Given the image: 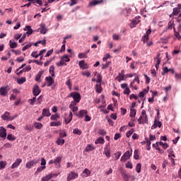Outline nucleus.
Masks as SVG:
<instances>
[{
	"label": "nucleus",
	"instance_id": "f257e3e1",
	"mask_svg": "<svg viewBox=\"0 0 181 181\" xmlns=\"http://www.w3.org/2000/svg\"><path fill=\"white\" fill-rule=\"evenodd\" d=\"M71 97L72 98H74V101H72V105H76L77 103H80L81 100V95L80 93H77V92L70 93V94L67 95V98H70Z\"/></svg>",
	"mask_w": 181,
	"mask_h": 181
},
{
	"label": "nucleus",
	"instance_id": "f03ea898",
	"mask_svg": "<svg viewBox=\"0 0 181 181\" xmlns=\"http://www.w3.org/2000/svg\"><path fill=\"white\" fill-rule=\"evenodd\" d=\"M17 117H18L17 115H13V117H11V114L8 111H6L4 112V114H3V115H1V118L4 121H6L7 119H9L10 121H13V119H15V118H16Z\"/></svg>",
	"mask_w": 181,
	"mask_h": 181
},
{
	"label": "nucleus",
	"instance_id": "7ed1b4c3",
	"mask_svg": "<svg viewBox=\"0 0 181 181\" xmlns=\"http://www.w3.org/2000/svg\"><path fill=\"white\" fill-rule=\"evenodd\" d=\"M40 162V159H32L31 160H28L27 163H25V168L30 169L33 166H35L37 163Z\"/></svg>",
	"mask_w": 181,
	"mask_h": 181
},
{
	"label": "nucleus",
	"instance_id": "20e7f679",
	"mask_svg": "<svg viewBox=\"0 0 181 181\" xmlns=\"http://www.w3.org/2000/svg\"><path fill=\"white\" fill-rule=\"evenodd\" d=\"M131 155H132V150L131 153L129 151H126V152H124L123 156L121 157V159H120L121 162H126L127 159H129Z\"/></svg>",
	"mask_w": 181,
	"mask_h": 181
},
{
	"label": "nucleus",
	"instance_id": "39448f33",
	"mask_svg": "<svg viewBox=\"0 0 181 181\" xmlns=\"http://www.w3.org/2000/svg\"><path fill=\"white\" fill-rule=\"evenodd\" d=\"M140 19V16H136V18H134V19H133V21H132V23H130V28H136V25H138V23L141 22Z\"/></svg>",
	"mask_w": 181,
	"mask_h": 181
},
{
	"label": "nucleus",
	"instance_id": "423d86ee",
	"mask_svg": "<svg viewBox=\"0 0 181 181\" xmlns=\"http://www.w3.org/2000/svg\"><path fill=\"white\" fill-rule=\"evenodd\" d=\"M45 81H46V82L47 83V87H51L55 83L53 77H52L51 76H49L48 77H46L45 78Z\"/></svg>",
	"mask_w": 181,
	"mask_h": 181
},
{
	"label": "nucleus",
	"instance_id": "0eeeda50",
	"mask_svg": "<svg viewBox=\"0 0 181 181\" xmlns=\"http://www.w3.org/2000/svg\"><path fill=\"white\" fill-rule=\"evenodd\" d=\"M41 93V90L39 87V86L35 85L34 86L33 88V95H35V97L36 98L37 95H39Z\"/></svg>",
	"mask_w": 181,
	"mask_h": 181
},
{
	"label": "nucleus",
	"instance_id": "6e6552de",
	"mask_svg": "<svg viewBox=\"0 0 181 181\" xmlns=\"http://www.w3.org/2000/svg\"><path fill=\"white\" fill-rule=\"evenodd\" d=\"M76 177H78V173H76V172H70V173L68 174L67 180L70 181L73 179H76Z\"/></svg>",
	"mask_w": 181,
	"mask_h": 181
},
{
	"label": "nucleus",
	"instance_id": "1a4fd4ad",
	"mask_svg": "<svg viewBox=\"0 0 181 181\" xmlns=\"http://www.w3.org/2000/svg\"><path fill=\"white\" fill-rule=\"evenodd\" d=\"M78 65L80 69H82V70L89 69V66L87 64V63H86L85 60H81V62H78Z\"/></svg>",
	"mask_w": 181,
	"mask_h": 181
},
{
	"label": "nucleus",
	"instance_id": "9d476101",
	"mask_svg": "<svg viewBox=\"0 0 181 181\" xmlns=\"http://www.w3.org/2000/svg\"><path fill=\"white\" fill-rule=\"evenodd\" d=\"M121 87H122V88L124 89V90L123 91L124 94H127V95H129V94L131 93V90H130V88H129L128 84H127V83L121 84Z\"/></svg>",
	"mask_w": 181,
	"mask_h": 181
},
{
	"label": "nucleus",
	"instance_id": "9b49d317",
	"mask_svg": "<svg viewBox=\"0 0 181 181\" xmlns=\"http://www.w3.org/2000/svg\"><path fill=\"white\" fill-rule=\"evenodd\" d=\"M180 9H181V4H180V3H179V4H177V7H174V8H173V16H177V15H178V13H180Z\"/></svg>",
	"mask_w": 181,
	"mask_h": 181
},
{
	"label": "nucleus",
	"instance_id": "f8f14e48",
	"mask_svg": "<svg viewBox=\"0 0 181 181\" xmlns=\"http://www.w3.org/2000/svg\"><path fill=\"white\" fill-rule=\"evenodd\" d=\"M154 60L156 61V64L155 66L158 69L161 63L160 53H157L156 57L154 59Z\"/></svg>",
	"mask_w": 181,
	"mask_h": 181
},
{
	"label": "nucleus",
	"instance_id": "ddd939ff",
	"mask_svg": "<svg viewBox=\"0 0 181 181\" xmlns=\"http://www.w3.org/2000/svg\"><path fill=\"white\" fill-rule=\"evenodd\" d=\"M21 163H22L21 158H17L14 163L11 165V169H15V168H18V166H19V165H21Z\"/></svg>",
	"mask_w": 181,
	"mask_h": 181
},
{
	"label": "nucleus",
	"instance_id": "4468645a",
	"mask_svg": "<svg viewBox=\"0 0 181 181\" xmlns=\"http://www.w3.org/2000/svg\"><path fill=\"white\" fill-rule=\"evenodd\" d=\"M168 71H170V73L172 74H175V70L174 69H168V67H164L163 69V71H162V76H165V74H167L168 73Z\"/></svg>",
	"mask_w": 181,
	"mask_h": 181
},
{
	"label": "nucleus",
	"instance_id": "2eb2a0df",
	"mask_svg": "<svg viewBox=\"0 0 181 181\" xmlns=\"http://www.w3.org/2000/svg\"><path fill=\"white\" fill-rule=\"evenodd\" d=\"M157 127L160 128L162 127V122H160V121H158L157 119H155L153 125L151 126V129H156Z\"/></svg>",
	"mask_w": 181,
	"mask_h": 181
},
{
	"label": "nucleus",
	"instance_id": "dca6fc26",
	"mask_svg": "<svg viewBox=\"0 0 181 181\" xmlns=\"http://www.w3.org/2000/svg\"><path fill=\"white\" fill-rule=\"evenodd\" d=\"M6 129L4 128V127H0V136L1 138H6Z\"/></svg>",
	"mask_w": 181,
	"mask_h": 181
},
{
	"label": "nucleus",
	"instance_id": "f3484780",
	"mask_svg": "<svg viewBox=\"0 0 181 181\" xmlns=\"http://www.w3.org/2000/svg\"><path fill=\"white\" fill-rule=\"evenodd\" d=\"M62 156H57L55 159H54V163L56 166H61V162H62Z\"/></svg>",
	"mask_w": 181,
	"mask_h": 181
},
{
	"label": "nucleus",
	"instance_id": "a211bd4d",
	"mask_svg": "<svg viewBox=\"0 0 181 181\" xmlns=\"http://www.w3.org/2000/svg\"><path fill=\"white\" fill-rule=\"evenodd\" d=\"M39 30H40V33H42V35H46V33L47 32L46 25H45L44 23H42L40 25V29Z\"/></svg>",
	"mask_w": 181,
	"mask_h": 181
},
{
	"label": "nucleus",
	"instance_id": "6ab92c4d",
	"mask_svg": "<svg viewBox=\"0 0 181 181\" xmlns=\"http://www.w3.org/2000/svg\"><path fill=\"white\" fill-rule=\"evenodd\" d=\"M55 175L54 173H50L49 175H46V176H43L42 178H41V180L40 181H49L50 180V179H52L53 177V176Z\"/></svg>",
	"mask_w": 181,
	"mask_h": 181
},
{
	"label": "nucleus",
	"instance_id": "aec40b11",
	"mask_svg": "<svg viewBox=\"0 0 181 181\" xmlns=\"http://www.w3.org/2000/svg\"><path fill=\"white\" fill-rule=\"evenodd\" d=\"M103 0H93L90 1V6H95V5H100V4H103Z\"/></svg>",
	"mask_w": 181,
	"mask_h": 181
},
{
	"label": "nucleus",
	"instance_id": "412c9836",
	"mask_svg": "<svg viewBox=\"0 0 181 181\" xmlns=\"http://www.w3.org/2000/svg\"><path fill=\"white\" fill-rule=\"evenodd\" d=\"M87 112H86V110H80V111L76 115V117L78 118H84L86 117V114Z\"/></svg>",
	"mask_w": 181,
	"mask_h": 181
},
{
	"label": "nucleus",
	"instance_id": "4be33fe9",
	"mask_svg": "<svg viewBox=\"0 0 181 181\" xmlns=\"http://www.w3.org/2000/svg\"><path fill=\"white\" fill-rule=\"evenodd\" d=\"M8 90L7 89V87H1L0 88V95L5 96L8 94Z\"/></svg>",
	"mask_w": 181,
	"mask_h": 181
},
{
	"label": "nucleus",
	"instance_id": "5701e85b",
	"mask_svg": "<svg viewBox=\"0 0 181 181\" xmlns=\"http://www.w3.org/2000/svg\"><path fill=\"white\" fill-rule=\"evenodd\" d=\"M72 104L73 101L71 102L69 108H71V110H72V112L75 113V115H76V114H78V112H76L78 110V107H76V105H73Z\"/></svg>",
	"mask_w": 181,
	"mask_h": 181
},
{
	"label": "nucleus",
	"instance_id": "b1692460",
	"mask_svg": "<svg viewBox=\"0 0 181 181\" xmlns=\"http://www.w3.org/2000/svg\"><path fill=\"white\" fill-rule=\"evenodd\" d=\"M104 153L106 155L107 158H110V148L107 145V146L104 149Z\"/></svg>",
	"mask_w": 181,
	"mask_h": 181
},
{
	"label": "nucleus",
	"instance_id": "393cba45",
	"mask_svg": "<svg viewBox=\"0 0 181 181\" xmlns=\"http://www.w3.org/2000/svg\"><path fill=\"white\" fill-rule=\"evenodd\" d=\"M73 119V112H71V111H70L69 115L68 117H66V118H65V122L66 124H69V122H71V121Z\"/></svg>",
	"mask_w": 181,
	"mask_h": 181
},
{
	"label": "nucleus",
	"instance_id": "a878e982",
	"mask_svg": "<svg viewBox=\"0 0 181 181\" xmlns=\"http://www.w3.org/2000/svg\"><path fill=\"white\" fill-rule=\"evenodd\" d=\"M174 35L177 39V40H181V35L180 34V31L177 32L175 26H173Z\"/></svg>",
	"mask_w": 181,
	"mask_h": 181
},
{
	"label": "nucleus",
	"instance_id": "bb28decb",
	"mask_svg": "<svg viewBox=\"0 0 181 181\" xmlns=\"http://www.w3.org/2000/svg\"><path fill=\"white\" fill-rule=\"evenodd\" d=\"M24 30H27L26 32V35H28V36H30V35H33V30L31 28V26H25Z\"/></svg>",
	"mask_w": 181,
	"mask_h": 181
},
{
	"label": "nucleus",
	"instance_id": "cd10ccee",
	"mask_svg": "<svg viewBox=\"0 0 181 181\" xmlns=\"http://www.w3.org/2000/svg\"><path fill=\"white\" fill-rule=\"evenodd\" d=\"M168 158H170L171 160L173 157H175L173 148H169V149H168Z\"/></svg>",
	"mask_w": 181,
	"mask_h": 181
},
{
	"label": "nucleus",
	"instance_id": "c85d7f7f",
	"mask_svg": "<svg viewBox=\"0 0 181 181\" xmlns=\"http://www.w3.org/2000/svg\"><path fill=\"white\" fill-rule=\"evenodd\" d=\"M40 44L42 46H46V45H47L46 39H43V40H38V42H36V43H34V46L37 47L38 45H40Z\"/></svg>",
	"mask_w": 181,
	"mask_h": 181
},
{
	"label": "nucleus",
	"instance_id": "c756f323",
	"mask_svg": "<svg viewBox=\"0 0 181 181\" xmlns=\"http://www.w3.org/2000/svg\"><path fill=\"white\" fill-rule=\"evenodd\" d=\"M62 125V122L61 121H53L50 123V127H60Z\"/></svg>",
	"mask_w": 181,
	"mask_h": 181
},
{
	"label": "nucleus",
	"instance_id": "7c9ffc66",
	"mask_svg": "<svg viewBox=\"0 0 181 181\" xmlns=\"http://www.w3.org/2000/svg\"><path fill=\"white\" fill-rule=\"evenodd\" d=\"M151 33V29H148V30H146V36H144V37L143 38V42H147L149 39V35Z\"/></svg>",
	"mask_w": 181,
	"mask_h": 181
},
{
	"label": "nucleus",
	"instance_id": "2f4dec72",
	"mask_svg": "<svg viewBox=\"0 0 181 181\" xmlns=\"http://www.w3.org/2000/svg\"><path fill=\"white\" fill-rule=\"evenodd\" d=\"M42 115L45 117H50L51 112L48 108H44L42 110Z\"/></svg>",
	"mask_w": 181,
	"mask_h": 181
},
{
	"label": "nucleus",
	"instance_id": "473e14b6",
	"mask_svg": "<svg viewBox=\"0 0 181 181\" xmlns=\"http://www.w3.org/2000/svg\"><path fill=\"white\" fill-rule=\"evenodd\" d=\"M146 148L147 149V151H150V149L151 148V139L148 138H146Z\"/></svg>",
	"mask_w": 181,
	"mask_h": 181
},
{
	"label": "nucleus",
	"instance_id": "72a5a7b5",
	"mask_svg": "<svg viewBox=\"0 0 181 181\" xmlns=\"http://www.w3.org/2000/svg\"><path fill=\"white\" fill-rule=\"evenodd\" d=\"M135 77H134V79L133 80V81H132V83H130V87H133L135 81H137V83L139 84L140 83V80H139V76H136V74H135Z\"/></svg>",
	"mask_w": 181,
	"mask_h": 181
},
{
	"label": "nucleus",
	"instance_id": "f704fd0d",
	"mask_svg": "<svg viewBox=\"0 0 181 181\" xmlns=\"http://www.w3.org/2000/svg\"><path fill=\"white\" fill-rule=\"evenodd\" d=\"M43 73H44V71H39V72L37 73V74H36L35 78V81H38V82L40 81V78H41V77H42Z\"/></svg>",
	"mask_w": 181,
	"mask_h": 181
},
{
	"label": "nucleus",
	"instance_id": "c9c22d12",
	"mask_svg": "<svg viewBox=\"0 0 181 181\" xmlns=\"http://www.w3.org/2000/svg\"><path fill=\"white\" fill-rule=\"evenodd\" d=\"M57 145H64V144H65V139H63L60 136V134H59V137L57 139Z\"/></svg>",
	"mask_w": 181,
	"mask_h": 181
},
{
	"label": "nucleus",
	"instance_id": "e433bc0d",
	"mask_svg": "<svg viewBox=\"0 0 181 181\" xmlns=\"http://www.w3.org/2000/svg\"><path fill=\"white\" fill-rule=\"evenodd\" d=\"M139 124H148V122H145V117H142V116H140L139 119Z\"/></svg>",
	"mask_w": 181,
	"mask_h": 181
},
{
	"label": "nucleus",
	"instance_id": "4c0bfd02",
	"mask_svg": "<svg viewBox=\"0 0 181 181\" xmlns=\"http://www.w3.org/2000/svg\"><path fill=\"white\" fill-rule=\"evenodd\" d=\"M44 169H46V166H39L37 170L35 172V175H38V173H40V172H42V170H44Z\"/></svg>",
	"mask_w": 181,
	"mask_h": 181
},
{
	"label": "nucleus",
	"instance_id": "58836bf2",
	"mask_svg": "<svg viewBox=\"0 0 181 181\" xmlns=\"http://www.w3.org/2000/svg\"><path fill=\"white\" fill-rule=\"evenodd\" d=\"M90 173H91L90 170L86 168V169H84L83 172L82 173V175L88 177V176H90Z\"/></svg>",
	"mask_w": 181,
	"mask_h": 181
},
{
	"label": "nucleus",
	"instance_id": "ea45409f",
	"mask_svg": "<svg viewBox=\"0 0 181 181\" xmlns=\"http://www.w3.org/2000/svg\"><path fill=\"white\" fill-rule=\"evenodd\" d=\"M34 127L36 128V129H41L43 128V124H42V122H35Z\"/></svg>",
	"mask_w": 181,
	"mask_h": 181
},
{
	"label": "nucleus",
	"instance_id": "a19ab883",
	"mask_svg": "<svg viewBox=\"0 0 181 181\" xmlns=\"http://www.w3.org/2000/svg\"><path fill=\"white\" fill-rule=\"evenodd\" d=\"M9 45L10 48L12 49V50H14V49H16V47H18V43L13 42L12 40H10Z\"/></svg>",
	"mask_w": 181,
	"mask_h": 181
},
{
	"label": "nucleus",
	"instance_id": "79ce46f5",
	"mask_svg": "<svg viewBox=\"0 0 181 181\" xmlns=\"http://www.w3.org/2000/svg\"><path fill=\"white\" fill-rule=\"evenodd\" d=\"M141 117H144V122H148V118L146 110H143L141 111Z\"/></svg>",
	"mask_w": 181,
	"mask_h": 181
},
{
	"label": "nucleus",
	"instance_id": "37998d69",
	"mask_svg": "<svg viewBox=\"0 0 181 181\" xmlns=\"http://www.w3.org/2000/svg\"><path fill=\"white\" fill-rule=\"evenodd\" d=\"M54 69H55L54 66H50V67H49V74H51L52 77H54V76H55Z\"/></svg>",
	"mask_w": 181,
	"mask_h": 181
},
{
	"label": "nucleus",
	"instance_id": "c03bdc74",
	"mask_svg": "<svg viewBox=\"0 0 181 181\" xmlns=\"http://www.w3.org/2000/svg\"><path fill=\"white\" fill-rule=\"evenodd\" d=\"M78 59H87L88 56H87V53L83 52V53H79L78 54Z\"/></svg>",
	"mask_w": 181,
	"mask_h": 181
},
{
	"label": "nucleus",
	"instance_id": "a18cd8bd",
	"mask_svg": "<svg viewBox=\"0 0 181 181\" xmlns=\"http://www.w3.org/2000/svg\"><path fill=\"white\" fill-rule=\"evenodd\" d=\"M59 118H60L59 114H54L51 115V119L52 122L57 120Z\"/></svg>",
	"mask_w": 181,
	"mask_h": 181
},
{
	"label": "nucleus",
	"instance_id": "49530a36",
	"mask_svg": "<svg viewBox=\"0 0 181 181\" xmlns=\"http://www.w3.org/2000/svg\"><path fill=\"white\" fill-rule=\"evenodd\" d=\"M66 85L69 87V89L70 90H71L72 88V84H71V81L70 80V78H68L66 81Z\"/></svg>",
	"mask_w": 181,
	"mask_h": 181
},
{
	"label": "nucleus",
	"instance_id": "de8ad7c7",
	"mask_svg": "<svg viewBox=\"0 0 181 181\" xmlns=\"http://www.w3.org/2000/svg\"><path fill=\"white\" fill-rule=\"evenodd\" d=\"M7 165L6 160L0 161V169H4Z\"/></svg>",
	"mask_w": 181,
	"mask_h": 181
},
{
	"label": "nucleus",
	"instance_id": "09e8293b",
	"mask_svg": "<svg viewBox=\"0 0 181 181\" xmlns=\"http://www.w3.org/2000/svg\"><path fill=\"white\" fill-rule=\"evenodd\" d=\"M59 136L62 137V139H64L65 136H67V134L64 129H62V131H60Z\"/></svg>",
	"mask_w": 181,
	"mask_h": 181
},
{
	"label": "nucleus",
	"instance_id": "8fccbe9b",
	"mask_svg": "<svg viewBox=\"0 0 181 181\" xmlns=\"http://www.w3.org/2000/svg\"><path fill=\"white\" fill-rule=\"evenodd\" d=\"M121 155H122V151H118V152H116L115 153V160H117L118 159H119Z\"/></svg>",
	"mask_w": 181,
	"mask_h": 181
},
{
	"label": "nucleus",
	"instance_id": "3c124183",
	"mask_svg": "<svg viewBox=\"0 0 181 181\" xmlns=\"http://www.w3.org/2000/svg\"><path fill=\"white\" fill-rule=\"evenodd\" d=\"M105 139L102 136H100L98 138V139L95 141V144H104Z\"/></svg>",
	"mask_w": 181,
	"mask_h": 181
},
{
	"label": "nucleus",
	"instance_id": "603ef678",
	"mask_svg": "<svg viewBox=\"0 0 181 181\" xmlns=\"http://www.w3.org/2000/svg\"><path fill=\"white\" fill-rule=\"evenodd\" d=\"M7 139H8L9 141H15V139H16V138L12 134H8L7 135Z\"/></svg>",
	"mask_w": 181,
	"mask_h": 181
},
{
	"label": "nucleus",
	"instance_id": "864d4df0",
	"mask_svg": "<svg viewBox=\"0 0 181 181\" xmlns=\"http://www.w3.org/2000/svg\"><path fill=\"white\" fill-rule=\"evenodd\" d=\"M136 114V110L133 109L132 107L130 110V117H135Z\"/></svg>",
	"mask_w": 181,
	"mask_h": 181
},
{
	"label": "nucleus",
	"instance_id": "5fc2aeb1",
	"mask_svg": "<svg viewBox=\"0 0 181 181\" xmlns=\"http://www.w3.org/2000/svg\"><path fill=\"white\" fill-rule=\"evenodd\" d=\"M95 91L98 93H101V91H102L101 84H96Z\"/></svg>",
	"mask_w": 181,
	"mask_h": 181
},
{
	"label": "nucleus",
	"instance_id": "6e6d98bb",
	"mask_svg": "<svg viewBox=\"0 0 181 181\" xmlns=\"http://www.w3.org/2000/svg\"><path fill=\"white\" fill-rule=\"evenodd\" d=\"M141 168H142L141 163H137L136 164V170L137 173H140V172L141 170Z\"/></svg>",
	"mask_w": 181,
	"mask_h": 181
},
{
	"label": "nucleus",
	"instance_id": "4d7b16f0",
	"mask_svg": "<svg viewBox=\"0 0 181 181\" xmlns=\"http://www.w3.org/2000/svg\"><path fill=\"white\" fill-rule=\"evenodd\" d=\"M30 47H32V43H28L27 45H25V46L23 47V52H25V50H28V49H30Z\"/></svg>",
	"mask_w": 181,
	"mask_h": 181
},
{
	"label": "nucleus",
	"instance_id": "13d9d810",
	"mask_svg": "<svg viewBox=\"0 0 181 181\" xmlns=\"http://www.w3.org/2000/svg\"><path fill=\"white\" fill-rule=\"evenodd\" d=\"M134 132V128H132L129 131L127 132L126 136H127V138H129V136H131V135H132Z\"/></svg>",
	"mask_w": 181,
	"mask_h": 181
},
{
	"label": "nucleus",
	"instance_id": "bf43d9fd",
	"mask_svg": "<svg viewBox=\"0 0 181 181\" xmlns=\"http://www.w3.org/2000/svg\"><path fill=\"white\" fill-rule=\"evenodd\" d=\"M74 134H76L77 135H81L82 131L81 129H78V128H75V129H74Z\"/></svg>",
	"mask_w": 181,
	"mask_h": 181
},
{
	"label": "nucleus",
	"instance_id": "052dcab7",
	"mask_svg": "<svg viewBox=\"0 0 181 181\" xmlns=\"http://www.w3.org/2000/svg\"><path fill=\"white\" fill-rule=\"evenodd\" d=\"M25 81H26L25 77H23L22 78H18V80L17 81V83H18V84H23V83H25Z\"/></svg>",
	"mask_w": 181,
	"mask_h": 181
},
{
	"label": "nucleus",
	"instance_id": "680f3d73",
	"mask_svg": "<svg viewBox=\"0 0 181 181\" xmlns=\"http://www.w3.org/2000/svg\"><path fill=\"white\" fill-rule=\"evenodd\" d=\"M93 149H94L93 146H92V145L90 144H88L86 147L85 151H86V152H88L89 151H93Z\"/></svg>",
	"mask_w": 181,
	"mask_h": 181
},
{
	"label": "nucleus",
	"instance_id": "e2e57ef3",
	"mask_svg": "<svg viewBox=\"0 0 181 181\" xmlns=\"http://www.w3.org/2000/svg\"><path fill=\"white\" fill-rule=\"evenodd\" d=\"M63 60H64V64H65V62H70V59L69 56H67V54H65L64 56H63Z\"/></svg>",
	"mask_w": 181,
	"mask_h": 181
},
{
	"label": "nucleus",
	"instance_id": "0e129e2a",
	"mask_svg": "<svg viewBox=\"0 0 181 181\" xmlns=\"http://www.w3.org/2000/svg\"><path fill=\"white\" fill-rule=\"evenodd\" d=\"M126 168H129V169H132L133 168L132 162H130L129 160L128 162H127Z\"/></svg>",
	"mask_w": 181,
	"mask_h": 181
},
{
	"label": "nucleus",
	"instance_id": "69168bd1",
	"mask_svg": "<svg viewBox=\"0 0 181 181\" xmlns=\"http://www.w3.org/2000/svg\"><path fill=\"white\" fill-rule=\"evenodd\" d=\"M121 175H122V177H124V179H129V176H128V175L124 172V170H122V171H121Z\"/></svg>",
	"mask_w": 181,
	"mask_h": 181
},
{
	"label": "nucleus",
	"instance_id": "338daca9",
	"mask_svg": "<svg viewBox=\"0 0 181 181\" xmlns=\"http://www.w3.org/2000/svg\"><path fill=\"white\" fill-rule=\"evenodd\" d=\"M97 83H100L102 82L103 80V77L101 76V74H97Z\"/></svg>",
	"mask_w": 181,
	"mask_h": 181
},
{
	"label": "nucleus",
	"instance_id": "774afa93",
	"mask_svg": "<svg viewBox=\"0 0 181 181\" xmlns=\"http://www.w3.org/2000/svg\"><path fill=\"white\" fill-rule=\"evenodd\" d=\"M175 78L176 80H181V73H175Z\"/></svg>",
	"mask_w": 181,
	"mask_h": 181
}]
</instances>
